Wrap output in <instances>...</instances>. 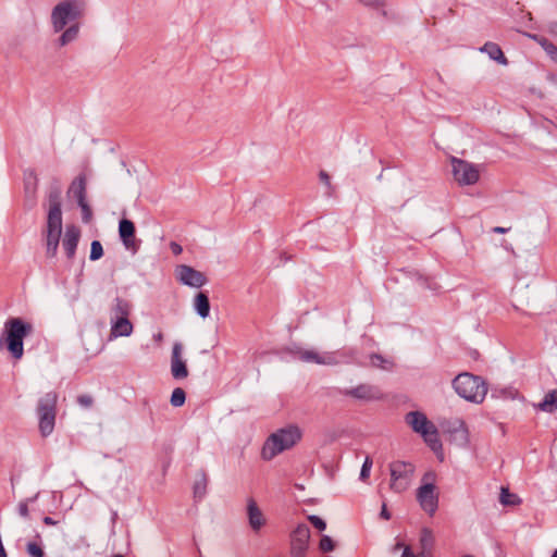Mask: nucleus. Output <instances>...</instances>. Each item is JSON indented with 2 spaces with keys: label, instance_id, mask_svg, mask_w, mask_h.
<instances>
[{
  "label": "nucleus",
  "instance_id": "1",
  "mask_svg": "<svg viewBox=\"0 0 557 557\" xmlns=\"http://www.w3.org/2000/svg\"><path fill=\"white\" fill-rule=\"evenodd\" d=\"M84 0H61L51 10V25L55 33H61L59 45L64 47L75 41L79 34L77 20L84 14Z\"/></svg>",
  "mask_w": 557,
  "mask_h": 557
},
{
  "label": "nucleus",
  "instance_id": "2",
  "mask_svg": "<svg viewBox=\"0 0 557 557\" xmlns=\"http://www.w3.org/2000/svg\"><path fill=\"white\" fill-rule=\"evenodd\" d=\"M33 325L21 318H11L5 321L0 336V348L4 347L15 360L24 355V338L30 335Z\"/></svg>",
  "mask_w": 557,
  "mask_h": 557
},
{
  "label": "nucleus",
  "instance_id": "3",
  "mask_svg": "<svg viewBox=\"0 0 557 557\" xmlns=\"http://www.w3.org/2000/svg\"><path fill=\"white\" fill-rule=\"evenodd\" d=\"M302 437L301 429L296 424H289L276 430L265 441L261 456L264 460H272L283 451L293 448Z\"/></svg>",
  "mask_w": 557,
  "mask_h": 557
},
{
  "label": "nucleus",
  "instance_id": "4",
  "mask_svg": "<svg viewBox=\"0 0 557 557\" xmlns=\"http://www.w3.org/2000/svg\"><path fill=\"white\" fill-rule=\"evenodd\" d=\"M62 230L63 222L61 205L57 198L51 199L49 202L46 227L44 230L47 258L53 259L57 257Z\"/></svg>",
  "mask_w": 557,
  "mask_h": 557
},
{
  "label": "nucleus",
  "instance_id": "5",
  "mask_svg": "<svg viewBox=\"0 0 557 557\" xmlns=\"http://www.w3.org/2000/svg\"><path fill=\"white\" fill-rule=\"evenodd\" d=\"M406 423L422 436L428 446L443 459V445L437 428L421 411H410L405 417Z\"/></svg>",
  "mask_w": 557,
  "mask_h": 557
},
{
  "label": "nucleus",
  "instance_id": "6",
  "mask_svg": "<svg viewBox=\"0 0 557 557\" xmlns=\"http://www.w3.org/2000/svg\"><path fill=\"white\" fill-rule=\"evenodd\" d=\"M456 393L463 399L481 404L487 394V385L480 376L468 372L458 374L453 381Z\"/></svg>",
  "mask_w": 557,
  "mask_h": 557
},
{
  "label": "nucleus",
  "instance_id": "7",
  "mask_svg": "<svg viewBox=\"0 0 557 557\" xmlns=\"http://www.w3.org/2000/svg\"><path fill=\"white\" fill-rule=\"evenodd\" d=\"M292 354L297 360L310 364L332 367L345 362L341 351H325L312 346H295Z\"/></svg>",
  "mask_w": 557,
  "mask_h": 557
},
{
  "label": "nucleus",
  "instance_id": "8",
  "mask_svg": "<svg viewBox=\"0 0 557 557\" xmlns=\"http://www.w3.org/2000/svg\"><path fill=\"white\" fill-rule=\"evenodd\" d=\"M450 166L454 181L462 187L475 185L480 181L484 169L482 164H475L456 157L450 158Z\"/></svg>",
  "mask_w": 557,
  "mask_h": 557
},
{
  "label": "nucleus",
  "instance_id": "9",
  "mask_svg": "<svg viewBox=\"0 0 557 557\" xmlns=\"http://www.w3.org/2000/svg\"><path fill=\"white\" fill-rule=\"evenodd\" d=\"M436 475L434 472H426L422 478V484L417 490V500L426 513L433 516L438 507V493L435 486Z\"/></svg>",
  "mask_w": 557,
  "mask_h": 557
},
{
  "label": "nucleus",
  "instance_id": "10",
  "mask_svg": "<svg viewBox=\"0 0 557 557\" xmlns=\"http://www.w3.org/2000/svg\"><path fill=\"white\" fill-rule=\"evenodd\" d=\"M414 467L405 461H394L389 465V488L395 493H403L409 488L412 482Z\"/></svg>",
  "mask_w": 557,
  "mask_h": 557
},
{
  "label": "nucleus",
  "instance_id": "11",
  "mask_svg": "<svg viewBox=\"0 0 557 557\" xmlns=\"http://www.w3.org/2000/svg\"><path fill=\"white\" fill-rule=\"evenodd\" d=\"M55 394L49 393L38 404L39 431L42 436H49L55 424Z\"/></svg>",
  "mask_w": 557,
  "mask_h": 557
},
{
  "label": "nucleus",
  "instance_id": "12",
  "mask_svg": "<svg viewBox=\"0 0 557 557\" xmlns=\"http://www.w3.org/2000/svg\"><path fill=\"white\" fill-rule=\"evenodd\" d=\"M442 428L455 445L459 447H467L469 445V431L463 420L459 418L446 420L442 423Z\"/></svg>",
  "mask_w": 557,
  "mask_h": 557
},
{
  "label": "nucleus",
  "instance_id": "13",
  "mask_svg": "<svg viewBox=\"0 0 557 557\" xmlns=\"http://www.w3.org/2000/svg\"><path fill=\"white\" fill-rule=\"evenodd\" d=\"M246 517L248 525L255 534L260 533L268 524L265 513L252 497L246 500Z\"/></svg>",
  "mask_w": 557,
  "mask_h": 557
},
{
  "label": "nucleus",
  "instance_id": "14",
  "mask_svg": "<svg viewBox=\"0 0 557 557\" xmlns=\"http://www.w3.org/2000/svg\"><path fill=\"white\" fill-rule=\"evenodd\" d=\"M175 276L183 285L195 288H199L207 283L205 274L186 264H180L175 268Z\"/></svg>",
  "mask_w": 557,
  "mask_h": 557
},
{
  "label": "nucleus",
  "instance_id": "15",
  "mask_svg": "<svg viewBox=\"0 0 557 557\" xmlns=\"http://www.w3.org/2000/svg\"><path fill=\"white\" fill-rule=\"evenodd\" d=\"M183 344L174 343L171 354V374L175 380H183L188 376L186 360L183 357Z\"/></svg>",
  "mask_w": 557,
  "mask_h": 557
},
{
  "label": "nucleus",
  "instance_id": "16",
  "mask_svg": "<svg viewBox=\"0 0 557 557\" xmlns=\"http://www.w3.org/2000/svg\"><path fill=\"white\" fill-rule=\"evenodd\" d=\"M81 238V230L74 224L65 226L62 237V248L66 258L72 261L75 257L77 245Z\"/></svg>",
  "mask_w": 557,
  "mask_h": 557
},
{
  "label": "nucleus",
  "instance_id": "17",
  "mask_svg": "<svg viewBox=\"0 0 557 557\" xmlns=\"http://www.w3.org/2000/svg\"><path fill=\"white\" fill-rule=\"evenodd\" d=\"M110 341L119 337H128L134 331L133 323L128 318L110 319Z\"/></svg>",
  "mask_w": 557,
  "mask_h": 557
},
{
  "label": "nucleus",
  "instance_id": "18",
  "mask_svg": "<svg viewBox=\"0 0 557 557\" xmlns=\"http://www.w3.org/2000/svg\"><path fill=\"white\" fill-rule=\"evenodd\" d=\"M119 235L126 249L136 251L135 225L131 220L122 219L119 223Z\"/></svg>",
  "mask_w": 557,
  "mask_h": 557
},
{
  "label": "nucleus",
  "instance_id": "19",
  "mask_svg": "<svg viewBox=\"0 0 557 557\" xmlns=\"http://www.w3.org/2000/svg\"><path fill=\"white\" fill-rule=\"evenodd\" d=\"M67 195L77 202L87 199V178L85 174H81L72 181Z\"/></svg>",
  "mask_w": 557,
  "mask_h": 557
},
{
  "label": "nucleus",
  "instance_id": "20",
  "mask_svg": "<svg viewBox=\"0 0 557 557\" xmlns=\"http://www.w3.org/2000/svg\"><path fill=\"white\" fill-rule=\"evenodd\" d=\"M310 541V530L305 523L298 524L290 535V546L308 549Z\"/></svg>",
  "mask_w": 557,
  "mask_h": 557
},
{
  "label": "nucleus",
  "instance_id": "21",
  "mask_svg": "<svg viewBox=\"0 0 557 557\" xmlns=\"http://www.w3.org/2000/svg\"><path fill=\"white\" fill-rule=\"evenodd\" d=\"M419 543H420L419 556L420 557H431L433 546L435 543V537H434L432 530H430L428 528H423L420 533Z\"/></svg>",
  "mask_w": 557,
  "mask_h": 557
},
{
  "label": "nucleus",
  "instance_id": "22",
  "mask_svg": "<svg viewBox=\"0 0 557 557\" xmlns=\"http://www.w3.org/2000/svg\"><path fill=\"white\" fill-rule=\"evenodd\" d=\"M347 395L364 400L377 399L380 397L379 391L374 386L368 384H361L349 389Z\"/></svg>",
  "mask_w": 557,
  "mask_h": 557
},
{
  "label": "nucleus",
  "instance_id": "23",
  "mask_svg": "<svg viewBox=\"0 0 557 557\" xmlns=\"http://www.w3.org/2000/svg\"><path fill=\"white\" fill-rule=\"evenodd\" d=\"M132 312V305L128 300L116 297L110 310V319L128 318Z\"/></svg>",
  "mask_w": 557,
  "mask_h": 557
},
{
  "label": "nucleus",
  "instance_id": "24",
  "mask_svg": "<svg viewBox=\"0 0 557 557\" xmlns=\"http://www.w3.org/2000/svg\"><path fill=\"white\" fill-rule=\"evenodd\" d=\"M480 51L486 53L492 60L498 62L499 64H507V59L505 58L500 47L494 42H486L483 47L480 48Z\"/></svg>",
  "mask_w": 557,
  "mask_h": 557
},
{
  "label": "nucleus",
  "instance_id": "25",
  "mask_svg": "<svg viewBox=\"0 0 557 557\" xmlns=\"http://www.w3.org/2000/svg\"><path fill=\"white\" fill-rule=\"evenodd\" d=\"M194 308L202 319L209 317L210 302L208 296L205 293H199L196 295L194 299Z\"/></svg>",
  "mask_w": 557,
  "mask_h": 557
},
{
  "label": "nucleus",
  "instance_id": "26",
  "mask_svg": "<svg viewBox=\"0 0 557 557\" xmlns=\"http://www.w3.org/2000/svg\"><path fill=\"white\" fill-rule=\"evenodd\" d=\"M539 410L544 412H554L557 410V388L547 393L540 404L535 406Z\"/></svg>",
  "mask_w": 557,
  "mask_h": 557
},
{
  "label": "nucleus",
  "instance_id": "27",
  "mask_svg": "<svg viewBox=\"0 0 557 557\" xmlns=\"http://www.w3.org/2000/svg\"><path fill=\"white\" fill-rule=\"evenodd\" d=\"M500 503L505 506H515L521 503V499L518 495L512 494L508 491V488L502 487L500 491Z\"/></svg>",
  "mask_w": 557,
  "mask_h": 557
},
{
  "label": "nucleus",
  "instance_id": "28",
  "mask_svg": "<svg viewBox=\"0 0 557 557\" xmlns=\"http://www.w3.org/2000/svg\"><path fill=\"white\" fill-rule=\"evenodd\" d=\"M186 395L183 388L177 387L172 392L171 405L174 407H181L184 405Z\"/></svg>",
  "mask_w": 557,
  "mask_h": 557
},
{
  "label": "nucleus",
  "instance_id": "29",
  "mask_svg": "<svg viewBox=\"0 0 557 557\" xmlns=\"http://www.w3.org/2000/svg\"><path fill=\"white\" fill-rule=\"evenodd\" d=\"M103 256V248L99 240H94L90 245V256L89 259L91 261H96Z\"/></svg>",
  "mask_w": 557,
  "mask_h": 557
},
{
  "label": "nucleus",
  "instance_id": "30",
  "mask_svg": "<svg viewBox=\"0 0 557 557\" xmlns=\"http://www.w3.org/2000/svg\"><path fill=\"white\" fill-rule=\"evenodd\" d=\"M373 460L370 456H367L360 470V480L367 481L370 476Z\"/></svg>",
  "mask_w": 557,
  "mask_h": 557
},
{
  "label": "nucleus",
  "instance_id": "31",
  "mask_svg": "<svg viewBox=\"0 0 557 557\" xmlns=\"http://www.w3.org/2000/svg\"><path fill=\"white\" fill-rule=\"evenodd\" d=\"M319 548L322 553H329V552H332L334 550L335 548V543L334 541L332 540L331 536L329 535H323L320 540V543H319Z\"/></svg>",
  "mask_w": 557,
  "mask_h": 557
},
{
  "label": "nucleus",
  "instance_id": "32",
  "mask_svg": "<svg viewBox=\"0 0 557 557\" xmlns=\"http://www.w3.org/2000/svg\"><path fill=\"white\" fill-rule=\"evenodd\" d=\"M78 207L81 208L82 210V219L85 223H88L90 222L91 218H92V211L87 202V199L83 200V201H79L77 202Z\"/></svg>",
  "mask_w": 557,
  "mask_h": 557
},
{
  "label": "nucleus",
  "instance_id": "33",
  "mask_svg": "<svg viewBox=\"0 0 557 557\" xmlns=\"http://www.w3.org/2000/svg\"><path fill=\"white\" fill-rule=\"evenodd\" d=\"M38 493L32 497V498H28L26 500H23L18 504L17 506V510H18V513L23 517V518H28L29 516V510H28V505L29 503H34L37 498H38Z\"/></svg>",
  "mask_w": 557,
  "mask_h": 557
},
{
  "label": "nucleus",
  "instance_id": "34",
  "mask_svg": "<svg viewBox=\"0 0 557 557\" xmlns=\"http://www.w3.org/2000/svg\"><path fill=\"white\" fill-rule=\"evenodd\" d=\"M371 364L374 367H380L382 369H389L392 363L387 360H384L381 356L374 355L371 357Z\"/></svg>",
  "mask_w": 557,
  "mask_h": 557
},
{
  "label": "nucleus",
  "instance_id": "35",
  "mask_svg": "<svg viewBox=\"0 0 557 557\" xmlns=\"http://www.w3.org/2000/svg\"><path fill=\"white\" fill-rule=\"evenodd\" d=\"M544 50L553 58L557 59V47L553 45L552 42H548L547 40L543 39L540 42Z\"/></svg>",
  "mask_w": 557,
  "mask_h": 557
},
{
  "label": "nucleus",
  "instance_id": "36",
  "mask_svg": "<svg viewBox=\"0 0 557 557\" xmlns=\"http://www.w3.org/2000/svg\"><path fill=\"white\" fill-rule=\"evenodd\" d=\"M27 553L32 557H42L44 556V552H42L41 547L39 545H37L36 543L27 544Z\"/></svg>",
  "mask_w": 557,
  "mask_h": 557
},
{
  "label": "nucleus",
  "instance_id": "37",
  "mask_svg": "<svg viewBox=\"0 0 557 557\" xmlns=\"http://www.w3.org/2000/svg\"><path fill=\"white\" fill-rule=\"evenodd\" d=\"M308 519L319 531H324L325 530L326 523L320 517L312 515V516H309Z\"/></svg>",
  "mask_w": 557,
  "mask_h": 557
},
{
  "label": "nucleus",
  "instance_id": "38",
  "mask_svg": "<svg viewBox=\"0 0 557 557\" xmlns=\"http://www.w3.org/2000/svg\"><path fill=\"white\" fill-rule=\"evenodd\" d=\"M359 3L369 8H379L383 4L384 0H357Z\"/></svg>",
  "mask_w": 557,
  "mask_h": 557
},
{
  "label": "nucleus",
  "instance_id": "39",
  "mask_svg": "<svg viewBox=\"0 0 557 557\" xmlns=\"http://www.w3.org/2000/svg\"><path fill=\"white\" fill-rule=\"evenodd\" d=\"M77 401L83 407H90L92 405V398L89 395L79 396Z\"/></svg>",
  "mask_w": 557,
  "mask_h": 557
},
{
  "label": "nucleus",
  "instance_id": "40",
  "mask_svg": "<svg viewBox=\"0 0 557 557\" xmlns=\"http://www.w3.org/2000/svg\"><path fill=\"white\" fill-rule=\"evenodd\" d=\"M308 549L299 548V547H292L290 546V555L292 557H306Z\"/></svg>",
  "mask_w": 557,
  "mask_h": 557
},
{
  "label": "nucleus",
  "instance_id": "41",
  "mask_svg": "<svg viewBox=\"0 0 557 557\" xmlns=\"http://www.w3.org/2000/svg\"><path fill=\"white\" fill-rule=\"evenodd\" d=\"M206 490V479L203 478L200 482H197L195 485V493L197 495H202Z\"/></svg>",
  "mask_w": 557,
  "mask_h": 557
},
{
  "label": "nucleus",
  "instance_id": "42",
  "mask_svg": "<svg viewBox=\"0 0 557 557\" xmlns=\"http://www.w3.org/2000/svg\"><path fill=\"white\" fill-rule=\"evenodd\" d=\"M319 177L322 183H324L325 185H330V176L326 172L321 171Z\"/></svg>",
  "mask_w": 557,
  "mask_h": 557
},
{
  "label": "nucleus",
  "instance_id": "43",
  "mask_svg": "<svg viewBox=\"0 0 557 557\" xmlns=\"http://www.w3.org/2000/svg\"><path fill=\"white\" fill-rule=\"evenodd\" d=\"M401 557H417L411 550L410 546H404Z\"/></svg>",
  "mask_w": 557,
  "mask_h": 557
},
{
  "label": "nucleus",
  "instance_id": "44",
  "mask_svg": "<svg viewBox=\"0 0 557 557\" xmlns=\"http://www.w3.org/2000/svg\"><path fill=\"white\" fill-rule=\"evenodd\" d=\"M381 517L384 518L385 520H388L391 518V515H389L385 504H383V506H382Z\"/></svg>",
  "mask_w": 557,
  "mask_h": 557
},
{
  "label": "nucleus",
  "instance_id": "45",
  "mask_svg": "<svg viewBox=\"0 0 557 557\" xmlns=\"http://www.w3.org/2000/svg\"><path fill=\"white\" fill-rule=\"evenodd\" d=\"M171 249L175 255H180L182 252V247L176 243H171Z\"/></svg>",
  "mask_w": 557,
  "mask_h": 557
},
{
  "label": "nucleus",
  "instance_id": "46",
  "mask_svg": "<svg viewBox=\"0 0 557 557\" xmlns=\"http://www.w3.org/2000/svg\"><path fill=\"white\" fill-rule=\"evenodd\" d=\"M44 523L47 524V525H55L58 522L55 520H53L52 518H50V517H45L44 518Z\"/></svg>",
  "mask_w": 557,
  "mask_h": 557
},
{
  "label": "nucleus",
  "instance_id": "47",
  "mask_svg": "<svg viewBox=\"0 0 557 557\" xmlns=\"http://www.w3.org/2000/svg\"><path fill=\"white\" fill-rule=\"evenodd\" d=\"M493 232H494V233L504 234V233H506V232H507V228L502 227V226H496V227H494V228H493Z\"/></svg>",
  "mask_w": 557,
  "mask_h": 557
},
{
  "label": "nucleus",
  "instance_id": "48",
  "mask_svg": "<svg viewBox=\"0 0 557 557\" xmlns=\"http://www.w3.org/2000/svg\"><path fill=\"white\" fill-rule=\"evenodd\" d=\"M153 339L158 343L162 342L163 341V334L161 332H158L157 334L153 335Z\"/></svg>",
  "mask_w": 557,
  "mask_h": 557
},
{
  "label": "nucleus",
  "instance_id": "49",
  "mask_svg": "<svg viewBox=\"0 0 557 557\" xmlns=\"http://www.w3.org/2000/svg\"><path fill=\"white\" fill-rule=\"evenodd\" d=\"M404 546H405V545H404L403 543H397V544L395 545V549H400V548H403V549H404Z\"/></svg>",
  "mask_w": 557,
  "mask_h": 557
},
{
  "label": "nucleus",
  "instance_id": "50",
  "mask_svg": "<svg viewBox=\"0 0 557 557\" xmlns=\"http://www.w3.org/2000/svg\"><path fill=\"white\" fill-rule=\"evenodd\" d=\"M552 557H557V548L555 549V552H554Z\"/></svg>",
  "mask_w": 557,
  "mask_h": 557
},
{
  "label": "nucleus",
  "instance_id": "51",
  "mask_svg": "<svg viewBox=\"0 0 557 557\" xmlns=\"http://www.w3.org/2000/svg\"><path fill=\"white\" fill-rule=\"evenodd\" d=\"M463 557H473V556L468 555V556H463Z\"/></svg>",
  "mask_w": 557,
  "mask_h": 557
}]
</instances>
